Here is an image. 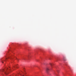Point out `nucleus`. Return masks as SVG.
Listing matches in <instances>:
<instances>
[{"mask_svg": "<svg viewBox=\"0 0 76 76\" xmlns=\"http://www.w3.org/2000/svg\"><path fill=\"white\" fill-rule=\"evenodd\" d=\"M49 69L48 68H47L46 69L47 73H48V71H49Z\"/></svg>", "mask_w": 76, "mask_h": 76, "instance_id": "1", "label": "nucleus"}, {"mask_svg": "<svg viewBox=\"0 0 76 76\" xmlns=\"http://www.w3.org/2000/svg\"><path fill=\"white\" fill-rule=\"evenodd\" d=\"M50 65H51V66H53V64H50Z\"/></svg>", "mask_w": 76, "mask_h": 76, "instance_id": "2", "label": "nucleus"}, {"mask_svg": "<svg viewBox=\"0 0 76 76\" xmlns=\"http://www.w3.org/2000/svg\"><path fill=\"white\" fill-rule=\"evenodd\" d=\"M5 74H6V75H7V73H6V72H5Z\"/></svg>", "mask_w": 76, "mask_h": 76, "instance_id": "3", "label": "nucleus"}, {"mask_svg": "<svg viewBox=\"0 0 76 76\" xmlns=\"http://www.w3.org/2000/svg\"><path fill=\"white\" fill-rule=\"evenodd\" d=\"M2 63H3V61H2Z\"/></svg>", "mask_w": 76, "mask_h": 76, "instance_id": "4", "label": "nucleus"}, {"mask_svg": "<svg viewBox=\"0 0 76 76\" xmlns=\"http://www.w3.org/2000/svg\"><path fill=\"white\" fill-rule=\"evenodd\" d=\"M21 76H24V75H21Z\"/></svg>", "mask_w": 76, "mask_h": 76, "instance_id": "5", "label": "nucleus"}, {"mask_svg": "<svg viewBox=\"0 0 76 76\" xmlns=\"http://www.w3.org/2000/svg\"><path fill=\"white\" fill-rule=\"evenodd\" d=\"M64 61H66V60H64Z\"/></svg>", "mask_w": 76, "mask_h": 76, "instance_id": "6", "label": "nucleus"}, {"mask_svg": "<svg viewBox=\"0 0 76 76\" xmlns=\"http://www.w3.org/2000/svg\"><path fill=\"white\" fill-rule=\"evenodd\" d=\"M15 67H16V66H15Z\"/></svg>", "mask_w": 76, "mask_h": 76, "instance_id": "7", "label": "nucleus"}]
</instances>
